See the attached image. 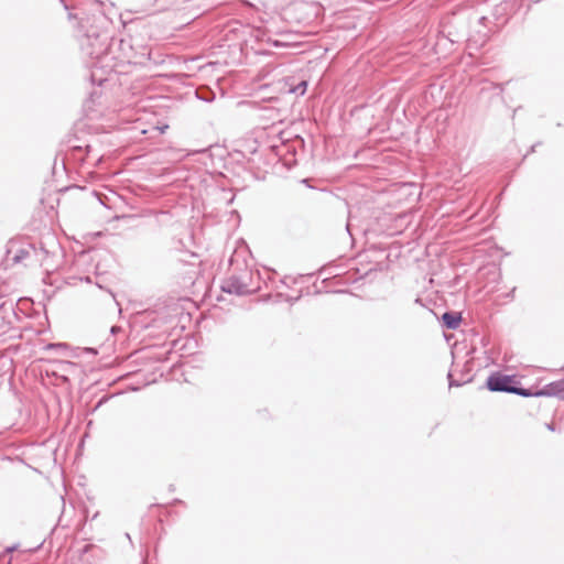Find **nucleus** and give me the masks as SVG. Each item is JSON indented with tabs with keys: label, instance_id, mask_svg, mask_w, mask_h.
<instances>
[{
	"label": "nucleus",
	"instance_id": "f257e3e1",
	"mask_svg": "<svg viewBox=\"0 0 564 564\" xmlns=\"http://www.w3.org/2000/svg\"><path fill=\"white\" fill-rule=\"evenodd\" d=\"M77 40L83 54L93 59L91 83L102 85L107 80L104 75L117 72V64L110 63L115 46L112 21L101 11L99 4L83 12L77 28Z\"/></svg>",
	"mask_w": 564,
	"mask_h": 564
},
{
	"label": "nucleus",
	"instance_id": "0eeeda50",
	"mask_svg": "<svg viewBox=\"0 0 564 564\" xmlns=\"http://www.w3.org/2000/svg\"><path fill=\"white\" fill-rule=\"evenodd\" d=\"M532 397H556L564 400V378L545 384L542 389L532 392Z\"/></svg>",
	"mask_w": 564,
	"mask_h": 564
},
{
	"label": "nucleus",
	"instance_id": "f03ea898",
	"mask_svg": "<svg viewBox=\"0 0 564 564\" xmlns=\"http://www.w3.org/2000/svg\"><path fill=\"white\" fill-rule=\"evenodd\" d=\"M97 139L79 127H75L62 141L58 156L65 170L68 166L82 167L86 173H94L104 159L97 148Z\"/></svg>",
	"mask_w": 564,
	"mask_h": 564
},
{
	"label": "nucleus",
	"instance_id": "6ab92c4d",
	"mask_svg": "<svg viewBox=\"0 0 564 564\" xmlns=\"http://www.w3.org/2000/svg\"><path fill=\"white\" fill-rule=\"evenodd\" d=\"M272 44H273L274 46H281V45H282V43H281L280 41H276V40H275V41H272Z\"/></svg>",
	"mask_w": 564,
	"mask_h": 564
},
{
	"label": "nucleus",
	"instance_id": "a211bd4d",
	"mask_svg": "<svg viewBox=\"0 0 564 564\" xmlns=\"http://www.w3.org/2000/svg\"><path fill=\"white\" fill-rule=\"evenodd\" d=\"M15 549H17V546H15V545H13V546L7 547V549H6V552H12V551H14Z\"/></svg>",
	"mask_w": 564,
	"mask_h": 564
},
{
	"label": "nucleus",
	"instance_id": "9d476101",
	"mask_svg": "<svg viewBox=\"0 0 564 564\" xmlns=\"http://www.w3.org/2000/svg\"><path fill=\"white\" fill-rule=\"evenodd\" d=\"M34 253L37 257V259L41 261L42 265H45L46 269H48L51 267V264L48 262L50 256L52 253L51 251H48L43 246H41L40 249H34Z\"/></svg>",
	"mask_w": 564,
	"mask_h": 564
},
{
	"label": "nucleus",
	"instance_id": "dca6fc26",
	"mask_svg": "<svg viewBox=\"0 0 564 564\" xmlns=\"http://www.w3.org/2000/svg\"><path fill=\"white\" fill-rule=\"evenodd\" d=\"M546 427H547V430H550V431H552V432L555 430V427H554V424H553V423H546Z\"/></svg>",
	"mask_w": 564,
	"mask_h": 564
},
{
	"label": "nucleus",
	"instance_id": "f8f14e48",
	"mask_svg": "<svg viewBox=\"0 0 564 564\" xmlns=\"http://www.w3.org/2000/svg\"><path fill=\"white\" fill-rule=\"evenodd\" d=\"M29 254H30V251L22 248L17 251V253L13 256L12 260H13V262L19 263V262L23 261L24 259H26L29 257Z\"/></svg>",
	"mask_w": 564,
	"mask_h": 564
},
{
	"label": "nucleus",
	"instance_id": "4be33fe9",
	"mask_svg": "<svg viewBox=\"0 0 564 564\" xmlns=\"http://www.w3.org/2000/svg\"><path fill=\"white\" fill-rule=\"evenodd\" d=\"M536 145H538V144H534V145H532V147H531V152H533V151L535 150V147H536Z\"/></svg>",
	"mask_w": 564,
	"mask_h": 564
},
{
	"label": "nucleus",
	"instance_id": "6e6552de",
	"mask_svg": "<svg viewBox=\"0 0 564 564\" xmlns=\"http://www.w3.org/2000/svg\"><path fill=\"white\" fill-rule=\"evenodd\" d=\"M278 155L288 170L297 165L296 150L293 144H282L278 150Z\"/></svg>",
	"mask_w": 564,
	"mask_h": 564
},
{
	"label": "nucleus",
	"instance_id": "39448f33",
	"mask_svg": "<svg viewBox=\"0 0 564 564\" xmlns=\"http://www.w3.org/2000/svg\"><path fill=\"white\" fill-rule=\"evenodd\" d=\"M252 272L247 268L240 272H232L221 281L220 289L228 294L245 296L258 291V286L251 285Z\"/></svg>",
	"mask_w": 564,
	"mask_h": 564
},
{
	"label": "nucleus",
	"instance_id": "9b49d317",
	"mask_svg": "<svg viewBox=\"0 0 564 564\" xmlns=\"http://www.w3.org/2000/svg\"><path fill=\"white\" fill-rule=\"evenodd\" d=\"M196 95H197L198 99L206 101V102L213 101L215 98L214 93L210 90H207V89H198L196 91Z\"/></svg>",
	"mask_w": 564,
	"mask_h": 564
},
{
	"label": "nucleus",
	"instance_id": "aec40b11",
	"mask_svg": "<svg viewBox=\"0 0 564 564\" xmlns=\"http://www.w3.org/2000/svg\"><path fill=\"white\" fill-rule=\"evenodd\" d=\"M4 306H6V302H1V301H0V311H1L2 308H4Z\"/></svg>",
	"mask_w": 564,
	"mask_h": 564
},
{
	"label": "nucleus",
	"instance_id": "4468645a",
	"mask_svg": "<svg viewBox=\"0 0 564 564\" xmlns=\"http://www.w3.org/2000/svg\"><path fill=\"white\" fill-rule=\"evenodd\" d=\"M447 378H448V386L452 388V387H460L463 386L466 381H458V380H455L453 378V375L452 372H448L447 375Z\"/></svg>",
	"mask_w": 564,
	"mask_h": 564
},
{
	"label": "nucleus",
	"instance_id": "20e7f679",
	"mask_svg": "<svg viewBox=\"0 0 564 564\" xmlns=\"http://www.w3.org/2000/svg\"><path fill=\"white\" fill-rule=\"evenodd\" d=\"M486 388L492 392L513 393L520 397H532L530 389L522 388L514 375H505L499 371L492 372L486 380Z\"/></svg>",
	"mask_w": 564,
	"mask_h": 564
},
{
	"label": "nucleus",
	"instance_id": "ddd939ff",
	"mask_svg": "<svg viewBox=\"0 0 564 564\" xmlns=\"http://www.w3.org/2000/svg\"><path fill=\"white\" fill-rule=\"evenodd\" d=\"M307 88V83L302 80L296 87L292 89L294 94L304 95Z\"/></svg>",
	"mask_w": 564,
	"mask_h": 564
},
{
	"label": "nucleus",
	"instance_id": "2eb2a0df",
	"mask_svg": "<svg viewBox=\"0 0 564 564\" xmlns=\"http://www.w3.org/2000/svg\"><path fill=\"white\" fill-rule=\"evenodd\" d=\"M67 346L66 344H62V343H54V344H48L46 345V349H65Z\"/></svg>",
	"mask_w": 564,
	"mask_h": 564
},
{
	"label": "nucleus",
	"instance_id": "f3484780",
	"mask_svg": "<svg viewBox=\"0 0 564 564\" xmlns=\"http://www.w3.org/2000/svg\"><path fill=\"white\" fill-rule=\"evenodd\" d=\"M118 330H120V328H119V327H117V326H112V327L110 328V332H111L112 334L117 333Z\"/></svg>",
	"mask_w": 564,
	"mask_h": 564
},
{
	"label": "nucleus",
	"instance_id": "7ed1b4c3",
	"mask_svg": "<svg viewBox=\"0 0 564 564\" xmlns=\"http://www.w3.org/2000/svg\"><path fill=\"white\" fill-rule=\"evenodd\" d=\"M113 53L110 63L117 64V72L121 65L131 64L145 66L151 61V47L141 32L129 33L127 37L115 39Z\"/></svg>",
	"mask_w": 564,
	"mask_h": 564
},
{
	"label": "nucleus",
	"instance_id": "423d86ee",
	"mask_svg": "<svg viewBox=\"0 0 564 564\" xmlns=\"http://www.w3.org/2000/svg\"><path fill=\"white\" fill-rule=\"evenodd\" d=\"M465 37V33L454 30L451 25L443 24L442 30L438 32L437 41L435 46L437 48H447V44L453 46L456 43H459Z\"/></svg>",
	"mask_w": 564,
	"mask_h": 564
},
{
	"label": "nucleus",
	"instance_id": "1a4fd4ad",
	"mask_svg": "<svg viewBox=\"0 0 564 564\" xmlns=\"http://www.w3.org/2000/svg\"><path fill=\"white\" fill-rule=\"evenodd\" d=\"M462 323L460 313L447 311L442 315V325L447 329H456Z\"/></svg>",
	"mask_w": 564,
	"mask_h": 564
},
{
	"label": "nucleus",
	"instance_id": "412c9836",
	"mask_svg": "<svg viewBox=\"0 0 564 564\" xmlns=\"http://www.w3.org/2000/svg\"><path fill=\"white\" fill-rule=\"evenodd\" d=\"M174 502H175V503H183V501H182V500H180V499H175V500H174Z\"/></svg>",
	"mask_w": 564,
	"mask_h": 564
}]
</instances>
